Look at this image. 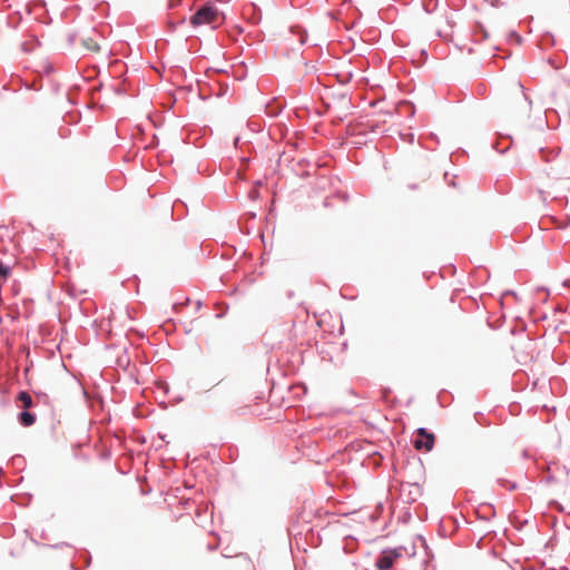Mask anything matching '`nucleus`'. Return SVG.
<instances>
[{"label": "nucleus", "mask_w": 570, "mask_h": 570, "mask_svg": "<svg viewBox=\"0 0 570 570\" xmlns=\"http://www.w3.org/2000/svg\"><path fill=\"white\" fill-rule=\"evenodd\" d=\"M546 167L537 174L539 193L551 188L554 183L570 179V153L561 155L560 149L541 150Z\"/></svg>", "instance_id": "f257e3e1"}, {"label": "nucleus", "mask_w": 570, "mask_h": 570, "mask_svg": "<svg viewBox=\"0 0 570 570\" xmlns=\"http://www.w3.org/2000/svg\"><path fill=\"white\" fill-rule=\"evenodd\" d=\"M417 439L414 441V448L416 450H424L426 452L431 451L434 445V434L429 433L424 428H420L417 430Z\"/></svg>", "instance_id": "7ed1b4c3"}, {"label": "nucleus", "mask_w": 570, "mask_h": 570, "mask_svg": "<svg viewBox=\"0 0 570 570\" xmlns=\"http://www.w3.org/2000/svg\"><path fill=\"white\" fill-rule=\"evenodd\" d=\"M19 419H20L21 424L24 426H30L35 423V416L31 413H29L28 411H23L20 414Z\"/></svg>", "instance_id": "0eeeda50"}, {"label": "nucleus", "mask_w": 570, "mask_h": 570, "mask_svg": "<svg viewBox=\"0 0 570 570\" xmlns=\"http://www.w3.org/2000/svg\"><path fill=\"white\" fill-rule=\"evenodd\" d=\"M10 273V267L0 263V279H6Z\"/></svg>", "instance_id": "6e6552de"}, {"label": "nucleus", "mask_w": 570, "mask_h": 570, "mask_svg": "<svg viewBox=\"0 0 570 570\" xmlns=\"http://www.w3.org/2000/svg\"><path fill=\"white\" fill-rule=\"evenodd\" d=\"M99 33L97 31H92V33L82 39V46L92 52H98L100 47L98 43Z\"/></svg>", "instance_id": "39448f33"}, {"label": "nucleus", "mask_w": 570, "mask_h": 570, "mask_svg": "<svg viewBox=\"0 0 570 570\" xmlns=\"http://www.w3.org/2000/svg\"><path fill=\"white\" fill-rule=\"evenodd\" d=\"M222 21L223 14L212 4L200 7L190 18V24L193 27L209 24L213 28H217Z\"/></svg>", "instance_id": "f03ea898"}, {"label": "nucleus", "mask_w": 570, "mask_h": 570, "mask_svg": "<svg viewBox=\"0 0 570 570\" xmlns=\"http://www.w3.org/2000/svg\"><path fill=\"white\" fill-rule=\"evenodd\" d=\"M399 557L395 551H383L377 558L376 567L379 570H389L392 568L394 560Z\"/></svg>", "instance_id": "20e7f679"}, {"label": "nucleus", "mask_w": 570, "mask_h": 570, "mask_svg": "<svg viewBox=\"0 0 570 570\" xmlns=\"http://www.w3.org/2000/svg\"><path fill=\"white\" fill-rule=\"evenodd\" d=\"M18 401L22 403L24 409H30L33 404L31 395L24 391L18 394Z\"/></svg>", "instance_id": "423d86ee"}]
</instances>
